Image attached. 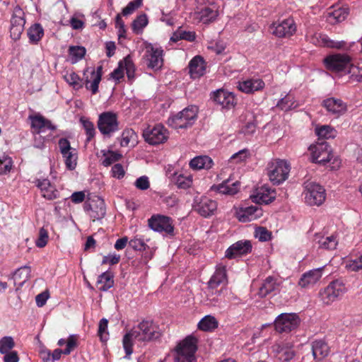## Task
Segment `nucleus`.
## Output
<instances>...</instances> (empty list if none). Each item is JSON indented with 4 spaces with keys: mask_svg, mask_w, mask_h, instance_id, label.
<instances>
[{
    "mask_svg": "<svg viewBox=\"0 0 362 362\" xmlns=\"http://www.w3.org/2000/svg\"><path fill=\"white\" fill-rule=\"evenodd\" d=\"M160 336V334L157 331V328L153 325V322L143 320L123 337V348L126 353L124 358L129 359L133 352V339L138 340L139 341H148L156 339Z\"/></svg>",
    "mask_w": 362,
    "mask_h": 362,
    "instance_id": "f257e3e1",
    "label": "nucleus"
},
{
    "mask_svg": "<svg viewBox=\"0 0 362 362\" xmlns=\"http://www.w3.org/2000/svg\"><path fill=\"white\" fill-rule=\"evenodd\" d=\"M199 108L196 105H189L177 114L168 119V124L174 129H187L191 127L197 118Z\"/></svg>",
    "mask_w": 362,
    "mask_h": 362,
    "instance_id": "f03ea898",
    "label": "nucleus"
},
{
    "mask_svg": "<svg viewBox=\"0 0 362 362\" xmlns=\"http://www.w3.org/2000/svg\"><path fill=\"white\" fill-rule=\"evenodd\" d=\"M197 339L192 336L187 337L175 349V362H197L195 353L197 350Z\"/></svg>",
    "mask_w": 362,
    "mask_h": 362,
    "instance_id": "7ed1b4c3",
    "label": "nucleus"
},
{
    "mask_svg": "<svg viewBox=\"0 0 362 362\" xmlns=\"http://www.w3.org/2000/svg\"><path fill=\"white\" fill-rule=\"evenodd\" d=\"M323 62L327 69L341 74H346L352 64L351 58L345 54L328 55Z\"/></svg>",
    "mask_w": 362,
    "mask_h": 362,
    "instance_id": "20e7f679",
    "label": "nucleus"
},
{
    "mask_svg": "<svg viewBox=\"0 0 362 362\" xmlns=\"http://www.w3.org/2000/svg\"><path fill=\"white\" fill-rule=\"evenodd\" d=\"M305 202L310 206H320L325 200V189L322 186L313 182L304 184Z\"/></svg>",
    "mask_w": 362,
    "mask_h": 362,
    "instance_id": "39448f33",
    "label": "nucleus"
},
{
    "mask_svg": "<svg viewBox=\"0 0 362 362\" xmlns=\"http://www.w3.org/2000/svg\"><path fill=\"white\" fill-rule=\"evenodd\" d=\"M268 175L274 185H279L288 178L289 164L282 160H274L269 164Z\"/></svg>",
    "mask_w": 362,
    "mask_h": 362,
    "instance_id": "423d86ee",
    "label": "nucleus"
},
{
    "mask_svg": "<svg viewBox=\"0 0 362 362\" xmlns=\"http://www.w3.org/2000/svg\"><path fill=\"white\" fill-rule=\"evenodd\" d=\"M300 323V319L296 313H281L274 321L275 329L279 332H290L296 329Z\"/></svg>",
    "mask_w": 362,
    "mask_h": 362,
    "instance_id": "0eeeda50",
    "label": "nucleus"
},
{
    "mask_svg": "<svg viewBox=\"0 0 362 362\" xmlns=\"http://www.w3.org/2000/svg\"><path fill=\"white\" fill-rule=\"evenodd\" d=\"M148 225L151 229L159 233L173 235L174 226L173 219L167 216L155 214L148 221Z\"/></svg>",
    "mask_w": 362,
    "mask_h": 362,
    "instance_id": "6e6552de",
    "label": "nucleus"
},
{
    "mask_svg": "<svg viewBox=\"0 0 362 362\" xmlns=\"http://www.w3.org/2000/svg\"><path fill=\"white\" fill-rule=\"evenodd\" d=\"M98 127L101 134L110 135L119 129V123L115 113L105 112L99 115Z\"/></svg>",
    "mask_w": 362,
    "mask_h": 362,
    "instance_id": "1a4fd4ad",
    "label": "nucleus"
},
{
    "mask_svg": "<svg viewBox=\"0 0 362 362\" xmlns=\"http://www.w3.org/2000/svg\"><path fill=\"white\" fill-rule=\"evenodd\" d=\"M144 140L151 145L165 143L168 139V132L162 124L147 128L143 132Z\"/></svg>",
    "mask_w": 362,
    "mask_h": 362,
    "instance_id": "9d476101",
    "label": "nucleus"
},
{
    "mask_svg": "<svg viewBox=\"0 0 362 362\" xmlns=\"http://www.w3.org/2000/svg\"><path fill=\"white\" fill-rule=\"evenodd\" d=\"M24 16V12L20 6H17L14 8L11 19L10 36L15 41L21 38L24 30L25 23Z\"/></svg>",
    "mask_w": 362,
    "mask_h": 362,
    "instance_id": "9b49d317",
    "label": "nucleus"
},
{
    "mask_svg": "<svg viewBox=\"0 0 362 362\" xmlns=\"http://www.w3.org/2000/svg\"><path fill=\"white\" fill-rule=\"evenodd\" d=\"M345 291V286L341 281H333L320 292L321 300L325 304H330L342 296Z\"/></svg>",
    "mask_w": 362,
    "mask_h": 362,
    "instance_id": "f8f14e48",
    "label": "nucleus"
},
{
    "mask_svg": "<svg viewBox=\"0 0 362 362\" xmlns=\"http://www.w3.org/2000/svg\"><path fill=\"white\" fill-rule=\"evenodd\" d=\"M85 211L88 212L93 221L102 219L106 213L104 200L99 197L88 199L83 204Z\"/></svg>",
    "mask_w": 362,
    "mask_h": 362,
    "instance_id": "ddd939ff",
    "label": "nucleus"
},
{
    "mask_svg": "<svg viewBox=\"0 0 362 362\" xmlns=\"http://www.w3.org/2000/svg\"><path fill=\"white\" fill-rule=\"evenodd\" d=\"M59 146L61 153L65 158V165L67 169L72 170L75 169L77 164V154L76 150L70 146V142L66 138L59 140Z\"/></svg>",
    "mask_w": 362,
    "mask_h": 362,
    "instance_id": "4468645a",
    "label": "nucleus"
},
{
    "mask_svg": "<svg viewBox=\"0 0 362 362\" xmlns=\"http://www.w3.org/2000/svg\"><path fill=\"white\" fill-rule=\"evenodd\" d=\"M310 148L313 151V162L325 165L331 160L332 149L327 142H319L317 145L311 146Z\"/></svg>",
    "mask_w": 362,
    "mask_h": 362,
    "instance_id": "2eb2a0df",
    "label": "nucleus"
},
{
    "mask_svg": "<svg viewBox=\"0 0 362 362\" xmlns=\"http://www.w3.org/2000/svg\"><path fill=\"white\" fill-rule=\"evenodd\" d=\"M271 32L278 37L291 36L296 30V26L293 18H286L279 23H273L270 26Z\"/></svg>",
    "mask_w": 362,
    "mask_h": 362,
    "instance_id": "dca6fc26",
    "label": "nucleus"
},
{
    "mask_svg": "<svg viewBox=\"0 0 362 362\" xmlns=\"http://www.w3.org/2000/svg\"><path fill=\"white\" fill-rule=\"evenodd\" d=\"M163 50L161 47H154L152 45L147 47L145 57L148 61L147 66L152 69H159L163 64Z\"/></svg>",
    "mask_w": 362,
    "mask_h": 362,
    "instance_id": "f3484780",
    "label": "nucleus"
},
{
    "mask_svg": "<svg viewBox=\"0 0 362 362\" xmlns=\"http://www.w3.org/2000/svg\"><path fill=\"white\" fill-rule=\"evenodd\" d=\"M251 251L252 244L250 240H239L226 250L225 257L228 259H233L238 256L247 255Z\"/></svg>",
    "mask_w": 362,
    "mask_h": 362,
    "instance_id": "a211bd4d",
    "label": "nucleus"
},
{
    "mask_svg": "<svg viewBox=\"0 0 362 362\" xmlns=\"http://www.w3.org/2000/svg\"><path fill=\"white\" fill-rule=\"evenodd\" d=\"M211 98L223 108L230 109L236 104L234 95L223 89H218L214 92Z\"/></svg>",
    "mask_w": 362,
    "mask_h": 362,
    "instance_id": "6ab92c4d",
    "label": "nucleus"
},
{
    "mask_svg": "<svg viewBox=\"0 0 362 362\" xmlns=\"http://www.w3.org/2000/svg\"><path fill=\"white\" fill-rule=\"evenodd\" d=\"M324 267L310 270L303 274L298 281L302 288H309L314 286L322 277Z\"/></svg>",
    "mask_w": 362,
    "mask_h": 362,
    "instance_id": "aec40b11",
    "label": "nucleus"
},
{
    "mask_svg": "<svg viewBox=\"0 0 362 362\" xmlns=\"http://www.w3.org/2000/svg\"><path fill=\"white\" fill-rule=\"evenodd\" d=\"M194 208L202 216L206 218L214 214L217 209V203L207 197H203Z\"/></svg>",
    "mask_w": 362,
    "mask_h": 362,
    "instance_id": "412c9836",
    "label": "nucleus"
},
{
    "mask_svg": "<svg viewBox=\"0 0 362 362\" xmlns=\"http://www.w3.org/2000/svg\"><path fill=\"white\" fill-rule=\"evenodd\" d=\"M262 215V209L257 206L242 207L237 211V218L241 222L251 221L257 219Z\"/></svg>",
    "mask_w": 362,
    "mask_h": 362,
    "instance_id": "4be33fe9",
    "label": "nucleus"
},
{
    "mask_svg": "<svg viewBox=\"0 0 362 362\" xmlns=\"http://www.w3.org/2000/svg\"><path fill=\"white\" fill-rule=\"evenodd\" d=\"M240 185V182L235 181L231 182L230 179H227L219 185H214L211 187V190L223 194L234 195L239 191Z\"/></svg>",
    "mask_w": 362,
    "mask_h": 362,
    "instance_id": "5701e85b",
    "label": "nucleus"
},
{
    "mask_svg": "<svg viewBox=\"0 0 362 362\" xmlns=\"http://www.w3.org/2000/svg\"><path fill=\"white\" fill-rule=\"evenodd\" d=\"M189 73L192 78H199L204 74L206 64L204 58L199 55L193 57L188 65Z\"/></svg>",
    "mask_w": 362,
    "mask_h": 362,
    "instance_id": "b1692460",
    "label": "nucleus"
},
{
    "mask_svg": "<svg viewBox=\"0 0 362 362\" xmlns=\"http://www.w3.org/2000/svg\"><path fill=\"white\" fill-rule=\"evenodd\" d=\"M228 283L226 266L218 264L216 271L208 282V286L214 289L221 284L226 285Z\"/></svg>",
    "mask_w": 362,
    "mask_h": 362,
    "instance_id": "393cba45",
    "label": "nucleus"
},
{
    "mask_svg": "<svg viewBox=\"0 0 362 362\" xmlns=\"http://www.w3.org/2000/svg\"><path fill=\"white\" fill-rule=\"evenodd\" d=\"M36 185L40 188L43 197L52 200L58 197L59 192L48 179L37 180Z\"/></svg>",
    "mask_w": 362,
    "mask_h": 362,
    "instance_id": "a878e982",
    "label": "nucleus"
},
{
    "mask_svg": "<svg viewBox=\"0 0 362 362\" xmlns=\"http://www.w3.org/2000/svg\"><path fill=\"white\" fill-rule=\"evenodd\" d=\"M323 106L326 110L334 114L340 115L346 112V105L340 99L330 98L323 101Z\"/></svg>",
    "mask_w": 362,
    "mask_h": 362,
    "instance_id": "bb28decb",
    "label": "nucleus"
},
{
    "mask_svg": "<svg viewBox=\"0 0 362 362\" xmlns=\"http://www.w3.org/2000/svg\"><path fill=\"white\" fill-rule=\"evenodd\" d=\"M329 351L328 345L323 340H315L312 343L313 356L315 360L321 361Z\"/></svg>",
    "mask_w": 362,
    "mask_h": 362,
    "instance_id": "cd10ccee",
    "label": "nucleus"
},
{
    "mask_svg": "<svg viewBox=\"0 0 362 362\" xmlns=\"http://www.w3.org/2000/svg\"><path fill=\"white\" fill-rule=\"evenodd\" d=\"M264 86V83L262 79H250L243 82H239L238 88L242 92L251 93L259 90Z\"/></svg>",
    "mask_w": 362,
    "mask_h": 362,
    "instance_id": "c85d7f7f",
    "label": "nucleus"
},
{
    "mask_svg": "<svg viewBox=\"0 0 362 362\" xmlns=\"http://www.w3.org/2000/svg\"><path fill=\"white\" fill-rule=\"evenodd\" d=\"M213 160L207 156H199L189 162V166L194 170L209 169L212 167Z\"/></svg>",
    "mask_w": 362,
    "mask_h": 362,
    "instance_id": "c756f323",
    "label": "nucleus"
},
{
    "mask_svg": "<svg viewBox=\"0 0 362 362\" xmlns=\"http://www.w3.org/2000/svg\"><path fill=\"white\" fill-rule=\"evenodd\" d=\"M31 269L28 266H23L18 268L13 274L15 285L22 287L23 284L30 278Z\"/></svg>",
    "mask_w": 362,
    "mask_h": 362,
    "instance_id": "7c9ffc66",
    "label": "nucleus"
},
{
    "mask_svg": "<svg viewBox=\"0 0 362 362\" xmlns=\"http://www.w3.org/2000/svg\"><path fill=\"white\" fill-rule=\"evenodd\" d=\"M27 34L30 43L37 45L44 35V29L40 23H35L28 28Z\"/></svg>",
    "mask_w": 362,
    "mask_h": 362,
    "instance_id": "2f4dec72",
    "label": "nucleus"
},
{
    "mask_svg": "<svg viewBox=\"0 0 362 362\" xmlns=\"http://www.w3.org/2000/svg\"><path fill=\"white\" fill-rule=\"evenodd\" d=\"M278 288L279 284H276V280L273 277L269 276L264 280L262 286L259 288L258 294L260 297L264 298L272 292L278 290Z\"/></svg>",
    "mask_w": 362,
    "mask_h": 362,
    "instance_id": "473e14b6",
    "label": "nucleus"
},
{
    "mask_svg": "<svg viewBox=\"0 0 362 362\" xmlns=\"http://www.w3.org/2000/svg\"><path fill=\"white\" fill-rule=\"evenodd\" d=\"M97 284L99 286V290L106 291L114 285L113 274L111 272L107 271L98 276Z\"/></svg>",
    "mask_w": 362,
    "mask_h": 362,
    "instance_id": "72a5a7b5",
    "label": "nucleus"
},
{
    "mask_svg": "<svg viewBox=\"0 0 362 362\" xmlns=\"http://www.w3.org/2000/svg\"><path fill=\"white\" fill-rule=\"evenodd\" d=\"M349 13L348 7H341L328 13V21L331 23H339L344 21Z\"/></svg>",
    "mask_w": 362,
    "mask_h": 362,
    "instance_id": "f704fd0d",
    "label": "nucleus"
},
{
    "mask_svg": "<svg viewBox=\"0 0 362 362\" xmlns=\"http://www.w3.org/2000/svg\"><path fill=\"white\" fill-rule=\"evenodd\" d=\"M197 18H199L204 23L214 21L218 16V11L210 7L206 6L199 11L195 13Z\"/></svg>",
    "mask_w": 362,
    "mask_h": 362,
    "instance_id": "c9c22d12",
    "label": "nucleus"
},
{
    "mask_svg": "<svg viewBox=\"0 0 362 362\" xmlns=\"http://www.w3.org/2000/svg\"><path fill=\"white\" fill-rule=\"evenodd\" d=\"M218 327L216 319L211 315H206L198 323V328L203 331H211Z\"/></svg>",
    "mask_w": 362,
    "mask_h": 362,
    "instance_id": "e433bc0d",
    "label": "nucleus"
},
{
    "mask_svg": "<svg viewBox=\"0 0 362 362\" xmlns=\"http://www.w3.org/2000/svg\"><path fill=\"white\" fill-rule=\"evenodd\" d=\"M100 152L105 157L102 161V164L105 167L110 166L113 163L118 161L122 158V155L120 153L110 150H102Z\"/></svg>",
    "mask_w": 362,
    "mask_h": 362,
    "instance_id": "4c0bfd02",
    "label": "nucleus"
},
{
    "mask_svg": "<svg viewBox=\"0 0 362 362\" xmlns=\"http://www.w3.org/2000/svg\"><path fill=\"white\" fill-rule=\"evenodd\" d=\"M253 199L254 202L257 203H264L266 204H268L269 203H272L274 200L275 197L274 195H272L269 190H264L262 188L261 191L258 192L257 194L254 196Z\"/></svg>",
    "mask_w": 362,
    "mask_h": 362,
    "instance_id": "58836bf2",
    "label": "nucleus"
},
{
    "mask_svg": "<svg viewBox=\"0 0 362 362\" xmlns=\"http://www.w3.org/2000/svg\"><path fill=\"white\" fill-rule=\"evenodd\" d=\"M16 344L12 337L6 336L0 339V354H4L12 351Z\"/></svg>",
    "mask_w": 362,
    "mask_h": 362,
    "instance_id": "ea45409f",
    "label": "nucleus"
},
{
    "mask_svg": "<svg viewBox=\"0 0 362 362\" xmlns=\"http://www.w3.org/2000/svg\"><path fill=\"white\" fill-rule=\"evenodd\" d=\"M148 24V18L145 13L141 14L136 17L132 23V28L134 33H139Z\"/></svg>",
    "mask_w": 362,
    "mask_h": 362,
    "instance_id": "a19ab883",
    "label": "nucleus"
},
{
    "mask_svg": "<svg viewBox=\"0 0 362 362\" xmlns=\"http://www.w3.org/2000/svg\"><path fill=\"white\" fill-rule=\"evenodd\" d=\"M315 132L319 137L321 139H330L336 136V131L331 127L327 125L322 126L319 128L315 129Z\"/></svg>",
    "mask_w": 362,
    "mask_h": 362,
    "instance_id": "79ce46f5",
    "label": "nucleus"
},
{
    "mask_svg": "<svg viewBox=\"0 0 362 362\" xmlns=\"http://www.w3.org/2000/svg\"><path fill=\"white\" fill-rule=\"evenodd\" d=\"M80 122L86 130L87 135L86 142H89L94 137L95 134L94 124L88 119L84 117H81Z\"/></svg>",
    "mask_w": 362,
    "mask_h": 362,
    "instance_id": "37998d69",
    "label": "nucleus"
},
{
    "mask_svg": "<svg viewBox=\"0 0 362 362\" xmlns=\"http://www.w3.org/2000/svg\"><path fill=\"white\" fill-rule=\"evenodd\" d=\"M121 137L120 145L122 146H127L131 141L134 144L136 140V133L132 129H124Z\"/></svg>",
    "mask_w": 362,
    "mask_h": 362,
    "instance_id": "c03bdc74",
    "label": "nucleus"
},
{
    "mask_svg": "<svg viewBox=\"0 0 362 362\" xmlns=\"http://www.w3.org/2000/svg\"><path fill=\"white\" fill-rule=\"evenodd\" d=\"M86 52V49L81 46H71L69 49V54L71 57L72 63L81 59L85 56Z\"/></svg>",
    "mask_w": 362,
    "mask_h": 362,
    "instance_id": "a18cd8bd",
    "label": "nucleus"
},
{
    "mask_svg": "<svg viewBox=\"0 0 362 362\" xmlns=\"http://www.w3.org/2000/svg\"><path fill=\"white\" fill-rule=\"evenodd\" d=\"M319 247L326 250H334L337 245V240L334 235L322 238L317 241Z\"/></svg>",
    "mask_w": 362,
    "mask_h": 362,
    "instance_id": "49530a36",
    "label": "nucleus"
},
{
    "mask_svg": "<svg viewBox=\"0 0 362 362\" xmlns=\"http://www.w3.org/2000/svg\"><path fill=\"white\" fill-rule=\"evenodd\" d=\"M29 119L31 120V127L37 133H40L45 128V118L42 115L30 116Z\"/></svg>",
    "mask_w": 362,
    "mask_h": 362,
    "instance_id": "de8ad7c7",
    "label": "nucleus"
},
{
    "mask_svg": "<svg viewBox=\"0 0 362 362\" xmlns=\"http://www.w3.org/2000/svg\"><path fill=\"white\" fill-rule=\"evenodd\" d=\"M65 81L72 86L75 89L82 88L83 85L81 83V78L75 72L67 73L64 76Z\"/></svg>",
    "mask_w": 362,
    "mask_h": 362,
    "instance_id": "09e8293b",
    "label": "nucleus"
},
{
    "mask_svg": "<svg viewBox=\"0 0 362 362\" xmlns=\"http://www.w3.org/2000/svg\"><path fill=\"white\" fill-rule=\"evenodd\" d=\"M346 74H350V80L355 82H362V69L351 64Z\"/></svg>",
    "mask_w": 362,
    "mask_h": 362,
    "instance_id": "8fccbe9b",
    "label": "nucleus"
},
{
    "mask_svg": "<svg viewBox=\"0 0 362 362\" xmlns=\"http://www.w3.org/2000/svg\"><path fill=\"white\" fill-rule=\"evenodd\" d=\"M276 106L284 111H288L296 107L294 102L293 101V97L289 95L281 98L278 102Z\"/></svg>",
    "mask_w": 362,
    "mask_h": 362,
    "instance_id": "3c124183",
    "label": "nucleus"
},
{
    "mask_svg": "<svg viewBox=\"0 0 362 362\" xmlns=\"http://www.w3.org/2000/svg\"><path fill=\"white\" fill-rule=\"evenodd\" d=\"M107 324L108 320L106 318H102L99 322L98 334L103 342H105L108 339Z\"/></svg>",
    "mask_w": 362,
    "mask_h": 362,
    "instance_id": "603ef678",
    "label": "nucleus"
},
{
    "mask_svg": "<svg viewBox=\"0 0 362 362\" xmlns=\"http://www.w3.org/2000/svg\"><path fill=\"white\" fill-rule=\"evenodd\" d=\"M129 246L134 250L138 251L145 250L148 247L144 240L141 238H138L137 236L129 240Z\"/></svg>",
    "mask_w": 362,
    "mask_h": 362,
    "instance_id": "864d4df0",
    "label": "nucleus"
},
{
    "mask_svg": "<svg viewBox=\"0 0 362 362\" xmlns=\"http://www.w3.org/2000/svg\"><path fill=\"white\" fill-rule=\"evenodd\" d=\"M92 82L90 81L88 78L87 77L85 80V86L86 89L90 90L92 94H96L98 91V86L100 82V76L92 77Z\"/></svg>",
    "mask_w": 362,
    "mask_h": 362,
    "instance_id": "5fc2aeb1",
    "label": "nucleus"
},
{
    "mask_svg": "<svg viewBox=\"0 0 362 362\" xmlns=\"http://www.w3.org/2000/svg\"><path fill=\"white\" fill-rule=\"evenodd\" d=\"M192 180L190 177H186L182 175H180L176 177L175 185L180 189H187L192 185Z\"/></svg>",
    "mask_w": 362,
    "mask_h": 362,
    "instance_id": "6e6d98bb",
    "label": "nucleus"
},
{
    "mask_svg": "<svg viewBox=\"0 0 362 362\" xmlns=\"http://www.w3.org/2000/svg\"><path fill=\"white\" fill-rule=\"evenodd\" d=\"M123 64L124 69L126 70L127 76L129 79H132L134 77V65L129 56L124 57L123 60Z\"/></svg>",
    "mask_w": 362,
    "mask_h": 362,
    "instance_id": "4d7b16f0",
    "label": "nucleus"
},
{
    "mask_svg": "<svg viewBox=\"0 0 362 362\" xmlns=\"http://www.w3.org/2000/svg\"><path fill=\"white\" fill-rule=\"evenodd\" d=\"M346 267L352 272H358L362 269V255L347 262Z\"/></svg>",
    "mask_w": 362,
    "mask_h": 362,
    "instance_id": "13d9d810",
    "label": "nucleus"
},
{
    "mask_svg": "<svg viewBox=\"0 0 362 362\" xmlns=\"http://www.w3.org/2000/svg\"><path fill=\"white\" fill-rule=\"evenodd\" d=\"M142 4V0H134L130 1L126 7L122 9V15L128 16L132 14L136 9L139 8Z\"/></svg>",
    "mask_w": 362,
    "mask_h": 362,
    "instance_id": "bf43d9fd",
    "label": "nucleus"
},
{
    "mask_svg": "<svg viewBox=\"0 0 362 362\" xmlns=\"http://www.w3.org/2000/svg\"><path fill=\"white\" fill-rule=\"evenodd\" d=\"M48 238L49 236L47 230L43 227L41 228L39 230V237L35 242L37 247L40 248L44 247L47 243Z\"/></svg>",
    "mask_w": 362,
    "mask_h": 362,
    "instance_id": "052dcab7",
    "label": "nucleus"
},
{
    "mask_svg": "<svg viewBox=\"0 0 362 362\" xmlns=\"http://www.w3.org/2000/svg\"><path fill=\"white\" fill-rule=\"evenodd\" d=\"M257 124L255 119L249 121L241 129V132L245 136H250L256 132Z\"/></svg>",
    "mask_w": 362,
    "mask_h": 362,
    "instance_id": "680f3d73",
    "label": "nucleus"
},
{
    "mask_svg": "<svg viewBox=\"0 0 362 362\" xmlns=\"http://www.w3.org/2000/svg\"><path fill=\"white\" fill-rule=\"evenodd\" d=\"M322 44L325 47H331V48H341L344 45V42H335L332 40H330L327 36H321Z\"/></svg>",
    "mask_w": 362,
    "mask_h": 362,
    "instance_id": "e2e57ef3",
    "label": "nucleus"
},
{
    "mask_svg": "<svg viewBox=\"0 0 362 362\" xmlns=\"http://www.w3.org/2000/svg\"><path fill=\"white\" fill-rule=\"evenodd\" d=\"M124 71L123 61H120L118 66L110 74V76L115 81H119L124 77Z\"/></svg>",
    "mask_w": 362,
    "mask_h": 362,
    "instance_id": "0e129e2a",
    "label": "nucleus"
},
{
    "mask_svg": "<svg viewBox=\"0 0 362 362\" xmlns=\"http://www.w3.org/2000/svg\"><path fill=\"white\" fill-rule=\"evenodd\" d=\"M135 186L141 190H146L149 188L150 183L146 176H141L135 181Z\"/></svg>",
    "mask_w": 362,
    "mask_h": 362,
    "instance_id": "69168bd1",
    "label": "nucleus"
},
{
    "mask_svg": "<svg viewBox=\"0 0 362 362\" xmlns=\"http://www.w3.org/2000/svg\"><path fill=\"white\" fill-rule=\"evenodd\" d=\"M112 173L114 177L121 179L124 176L125 172L122 164L117 163L112 168Z\"/></svg>",
    "mask_w": 362,
    "mask_h": 362,
    "instance_id": "338daca9",
    "label": "nucleus"
},
{
    "mask_svg": "<svg viewBox=\"0 0 362 362\" xmlns=\"http://www.w3.org/2000/svg\"><path fill=\"white\" fill-rule=\"evenodd\" d=\"M4 355V362H18L19 361L18 353L16 351H11Z\"/></svg>",
    "mask_w": 362,
    "mask_h": 362,
    "instance_id": "774afa93",
    "label": "nucleus"
}]
</instances>
